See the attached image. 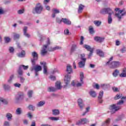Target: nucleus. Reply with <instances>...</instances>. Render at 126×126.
Listing matches in <instances>:
<instances>
[{
    "label": "nucleus",
    "instance_id": "42",
    "mask_svg": "<svg viewBox=\"0 0 126 126\" xmlns=\"http://www.w3.org/2000/svg\"><path fill=\"white\" fill-rule=\"evenodd\" d=\"M19 67L22 69V68H23V69H24L25 70H26V69H27L29 67V66L28 65L25 66L24 65H20Z\"/></svg>",
    "mask_w": 126,
    "mask_h": 126
},
{
    "label": "nucleus",
    "instance_id": "49",
    "mask_svg": "<svg viewBox=\"0 0 126 126\" xmlns=\"http://www.w3.org/2000/svg\"><path fill=\"white\" fill-rule=\"evenodd\" d=\"M89 110H90V107H87L86 112L83 113L82 116H85V115H86V114L89 112Z\"/></svg>",
    "mask_w": 126,
    "mask_h": 126
},
{
    "label": "nucleus",
    "instance_id": "33",
    "mask_svg": "<svg viewBox=\"0 0 126 126\" xmlns=\"http://www.w3.org/2000/svg\"><path fill=\"white\" fill-rule=\"evenodd\" d=\"M80 78L81 83L83 84V79L84 78V74L82 72H81V73H80Z\"/></svg>",
    "mask_w": 126,
    "mask_h": 126
},
{
    "label": "nucleus",
    "instance_id": "41",
    "mask_svg": "<svg viewBox=\"0 0 126 126\" xmlns=\"http://www.w3.org/2000/svg\"><path fill=\"white\" fill-rule=\"evenodd\" d=\"M28 109H29V110H31V111H34L35 107H34L33 105H29L28 107Z\"/></svg>",
    "mask_w": 126,
    "mask_h": 126
},
{
    "label": "nucleus",
    "instance_id": "47",
    "mask_svg": "<svg viewBox=\"0 0 126 126\" xmlns=\"http://www.w3.org/2000/svg\"><path fill=\"white\" fill-rule=\"evenodd\" d=\"M18 77L20 78V82H21V83H24V81H25V79L23 77L20 76Z\"/></svg>",
    "mask_w": 126,
    "mask_h": 126
},
{
    "label": "nucleus",
    "instance_id": "13",
    "mask_svg": "<svg viewBox=\"0 0 126 126\" xmlns=\"http://www.w3.org/2000/svg\"><path fill=\"white\" fill-rule=\"evenodd\" d=\"M24 98V94L23 92H20L16 96V100L17 101H21Z\"/></svg>",
    "mask_w": 126,
    "mask_h": 126
},
{
    "label": "nucleus",
    "instance_id": "29",
    "mask_svg": "<svg viewBox=\"0 0 126 126\" xmlns=\"http://www.w3.org/2000/svg\"><path fill=\"white\" fill-rule=\"evenodd\" d=\"M48 92H55V91H57V89L53 87H49L48 88Z\"/></svg>",
    "mask_w": 126,
    "mask_h": 126
},
{
    "label": "nucleus",
    "instance_id": "3",
    "mask_svg": "<svg viewBox=\"0 0 126 126\" xmlns=\"http://www.w3.org/2000/svg\"><path fill=\"white\" fill-rule=\"evenodd\" d=\"M51 44L50 41V38H47V45H44L43 46L42 49L40 52V55L42 57H45L47 54H48V46Z\"/></svg>",
    "mask_w": 126,
    "mask_h": 126
},
{
    "label": "nucleus",
    "instance_id": "11",
    "mask_svg": "<svg viewBox=\"0 0 126 126\" xmlns=\"http://www.w3.org/2000/svg\"><path fill=\"white\" fill-rule=\"evenodd\" d=\"M77 103L81 111H82V110H83V109L85 107V104L83 102V100H82V99L81 98H79L77 100Z\"/></svg>",
    "mask_w": 126,
    "mask_h": 126
},
{
    "label": "nucleus",
    "instance_id": "32",
    "mask_svg": "<svg viewBox=\"0 0 126 126\" xmlns=\"http://www.w3.org/2000/svg\"><path fill=\"white\" fill-rule=\"evenodd\" d=\"M122 96H123V94H117L114 97V99H115V100H119V99H122Z\"/></svg>",
    "mask_w": 126,
    "mask_h": 126
},
{
    "label": "nucleus",
    "instance_id": "6",
    "mask_svg": "<svg viewBox=\"0 0 126 126\" xmlns=\"http://www.w3.org/2000/svg\"><path fill=\"white\" fill-rule=\"evenodd\" d=\"M31 70H34L35 76H38L39 75L38 72L41 71V70H42V67L38 65H32V67Z\"/></svg>",
    "mask_w": 126,
    "mask_h": 126
},
{
    "label": "nucleus",
    "instance_id": "26",
    "mask_svg": "<svg viewBox=\"0 0 126 126\" xmlns=\"http://www.w3.org/2000/svg\"><path fill=\"white\" fill-rule=\"evenodd\" d=\"M96 54L98 55V56H99V57H104V53L99 49L96 50Z\"/></svg>",
    "mask_w": 126,
    "mask_h": 126
},
{
    "label": "nucleus",
    "instance_id": "38",
    "mask_svg": "<svg viewBox=\"0 0 126 126\" xmlns=\"http://www.w3.org/2000/svg\"><path fill=\"white\" fill-rule=\"evenodd\" d=\"M64 34L65 35H66L67 36H69V35H71V33L69 32V31L67 29L64 31Z\"/></svg>",
    "mask_w": 126,
    "mask_h": 126
},
{
    "label": "nucleus",
    "instance_id": "51",
    "mask_svg": "<svg viewBox=\"0 0 126 126\" xmlns=\"http://www.w3.org/2000/svg\"><path fill=\"white\" fill-rule=\"evenodd\" d=\"M125 103V101L123 100H119V102H117V105H123Z\"/></svg>",
    "mask_w": 126,
    "mask_h": 126
},
{
    "label": "nucleus",
    "instance_id": "63",
    "mask_svg": "<svg viewBox=\"0 0 126 126\" xmlns=\"http://www.w3.org/2000/svg\"><path fill=\"white\" fill-rule=\"evenodd\" d=\"M50 78L52 80H56V77L55 76L50 75Z\"/></svg>",
    "mask_w": 126,
    "mask_h": 126
},
{
    "label": "nucleus",
    "instance_id": "12",
    "mask_svg": "<svg viewBox=\"0 0 126 126\" xmlns=\"http://www.w3.org/2000/svg\"><path fill=\"white\" fill-rule=\"evenodd\" d=\"M87 123H89V121L86 118H83L79 120L78 122L76 123V125L77 126H81V125H85V124H87Z\"/></svg>",
    "mask_w": 126,
    "mask_h": 126
},
{
    "label": "nucleus",
    "instance_id": "59",
    "mask_svg": "<svg viewBox=\"0 0 126 126\" xmlns=\"http://www.w3.org/2000/svg\"><path fill=\"white\" fill-rule=\"evenodd\" d=\"M60 49H62V47L59 46H56L53 48V50H52L51 51H56V50H60Z\"/></svg>",
    "mask_w": 126,
    "mask_h": 126
},
{
    "label": "nucleus",
    "instance_id": "56",
    "mask_svg": "<svg viewBox=\"0 0 126 126\" xmlns=\"http://www.w3.org/2000/svg\"><path fill=\"white\" fill-rule=\"evenodd\" d=\"M112 90L114 92H119V89L117 87H112Z\"/></svg>",
    "mask_w": 126,
    "mask_h": 126
},
{
    "label": "nucleus",
    "instance_id": "10",
    "mask_svg": "<svg viewBox=\"0 0 126 126\" xmlns=\"http://www.w3.org/2000/svg\"><path fill=\"white\" fill-rule=\"evenodd\" d=\"M121 65V63L119 61H113L109 64L111 68H117Z\"/></svg>",
    "mask_w": 126,
    "mask_h": 126
},
{
    "label": "nucleus",
    "instance_id": "52",
    "mask_svg": "<svg viewBox=\"0 0 126 126\" xmlns=\"http://www.w3.org/2000/svg\"><path fill=\"white\" fill-rule=\"evenodd\" d=\"M84 41V37L83 36H81V41L80 42V45H83V41Z\"/></svg>",
    "mask_w": 126,
    "mask_h": 126
},
{
    "label": "nucleus",
    "instance_id": "24",
    "mask_svg": "<svg viewBox=\"0 0 126 126\" xmlns=\"http://www.w3.org/2000/svg\"><path fill=\"white\" fill-rule=\"evenodd\" d=\"M52 115L54 116H58L60 115V110H59V109L52 110Z\"/></svg>",
    "mask_w": 126,
    "mask_h": 126
},
{
    "label": "nucleus",
    "instance_id": "53",
    "mask_svg": "<svg viewBox=\"0 0 126 126\" xmlns=\"http://www.w3.org/2000/svg\"><path fill=\"white\" fill-rule=\"evenodd\" d=\"M0 101L2 102V103H3V104H7V101L5 99H3V98H1L0 99Z\"/></svg>",
    "mask_w": 126,
    "mask_h": 126
},
{
    "label": "nucleus",
    "instance_id": "40",
    "mask_svg": "<svg viewBox=\"0 0 126 126\" xmlns=\"http://www.w3.org/2000/svg\"><path fill=\"white\" fill-rule=\"evenodd\" d=\"M45 101H40L37 104V107H42V106H44L45 105Z\"/></svg>",
    "mask_w": 126,
    "mask_h": 126
},
{
    "label": "nucleus",
    "instance_id": "15",
    "mask_svg": "<svg viewBox=\"0 0 126 126\" xmlns=\"http://www.w3.org/2000/svg\"><path fill=\"white\" fill-rule=\"evenodd\" d=\"M103 94L104 92L103 91H100L98 94V102L100 104H102V103H103V99H102V98H103Z\"/></svg>",
    "mask_w": 126,
    "mask_h": 126
},
{
    "label": "nucleus",
    "instance_id": "7",
    "mask_svg": "<svg viewBox=\"0 0 126 126\" xmlns=\"http://www.w3.org/2000/svg\"><path fill=\"white\" fill-rule=\"evenodd\" d=\"M120 109L121 106H117L116 104H112L109 107L111 114H115L116 112H118Z\"/></svg>",
    "mask_w": 126,
    "mask_h": 126
},
{
    "label": "nucleus",
    "instance_id": "21",
    "mask_svg": "<svg viewBox=\"0 0 126 126\" xmlns=\"http://www.w3.org/2000/svg\"><path fill=\"white\" fill-rule=\"evenodd\" d=\"M86 61H80L78 63V66L80 68H82L85 66V63Z\"/></svg>",
    "mask_w": 126,
    "mask_h": 126
},
{
    "label": "nucleus",
    "instance_id": "60",
    "mask_svg": "<svg viewBox=\"0 0 126 126\" xmlns=\"http://www.w3.org/2000/svg\"><path fill=\"white\" fill-rule=\"evenodd\" d=\"M123 118H124V115H120L117 119H116V121H121V120H123Z\"/></svg>",
    "mask_w": 126,
    "mask_h": 126
},
{
    "label": "nucleus",
    "instance_id": "54",
    "mask_svg": "<svg viewBox=\"0 0 126 126\" xmlns=\"http://www.w3.org/2000/svg\"><path fill=\"white\" fill-rule=\"evenodd\" d=\"M14 86H15V87H18V88H20V86H21V84L18 83H16L14 84Z\"/></svg>",
    "mask_w": 126,
    "mask_h": 126
},
{
    "label": "nucleus",
    "instance_id": "4",
    "mask_svg": "<svg viewBox=\"0 0 126 126\" xmlns=\"http://www.w3.org/2000/svg\"><path fill=\"white\" fill-rule=\"evenodd\" d=\"M43 6H42V4L40 3H38L36 4V6L35 8H34L32 10V13H37L38 14H40L41 12H42V11L43 10Z\"/></svg>",
    "mask_w": 126,
    "mask_h": 126
},
{
    "label": "nucleus",
    "instance_id": "57",
    "mask_svg": "<svg viewBox=\"0 0 126 126\" xmlns=\"http://www.w3.org/2000/svg\"><path fill=\"white\" fill-rule=\"evenodd\" d=\"M13 77H14L13 75H11L10 76L9 79L8 80V82L9 83H10L11 82L12 79H13Z\"/></svg>",
    "mask_w": 126,
    "mask_h": 126
},
{
    "label": "nucleus",
    "instance_id": "58",
    "mask_svg": "<svg viewBox=\"0 0 126 126\" xmlns=\"http://www.w3.org/2000/svg\"><path fill=\"white\" fill-rule=\"evenodd\" d=\"M18 14H22V13H24V9H23L22 10H19L18 11Z\"/></svg>",
    "mask_w": 126,
    "mask_h": 126
},
{
    "label": "nucleus",
    "instance_id": "43",
    "mask_svg": "<svg viewBox=\"0 0 126 126\" xmlns=\"http://www.w3.org/2000/svg\"><path fill=\"white\" fill-rule=\"evenodd\" d=\"M18 73L19 75H22L23 74V71L22 70V69L20 67L18 70Z\"/></svg>",
    "mask_w": 126,
    "mask_h": 126
},
{
    "label": "nucleus",
    "instance_id": "39",
    "mask_svg": "<svg viewBox=\"0 0 126 126\" xmlns=\"http://www.w3.org/2000/svg\"><path fill=\"white\" fill-rule=\"evenodd\" d=\"M49 119L51 121H59V120H60L59 117H49Z\"/></svg>",
    "mask_w": 126,
    "mask_h": 126
},
{
    "label": "nucleus",
    "instance_id": "35",
    "mask_svg": "<svg viewBox=\"0 0 126 126\" xmlns=\"http://www.w3.org/2000/svg\"><path fill=\"white\" fill-rule=\"evenodd\" d=\"M6 117L8 121H10L12 119V115L9 113L6 114Z\"/></svg>",
    "mask_w": 126,
    "mask_h": 126
},
{
    "label": "nucleus",
    "instance_id": "8",
    "mask_svg": "<svg viewBox=\"0 0 126 126\" xmlns=\"http://www.w3.org/2000/svg\"><path fill=\"white\" fill-rule=\"evenodd\" d=\"M126 11L125 10V9H123V10H119L118 11V13L115 14V16L116 17H118V18L120 20V19H122V16H124L126 15Z\"/></svg>",
    "mask_w": 126,
    "mask_h": 126
},
{
    "label": "nucleus",
    "instance_id": "55",
    "mask_svg": "<svg viewBox=\"0 0 126 126\" xmlns=\"http://www.w3.org/2000/svg\"><path fill=\"white\" fill-rule=\"evenodd\" d=\"M3 87L5 90H7L10 88V87L8 85H4Z\"/></svg>",
    "mask_w": 126,
    "mask_h": 126
},
{
    "label": "nucleus",
    "instance_id": "17",
    "mask_svg": "<svg viewBox=\"0 0 126 126\" xmlns=\"http://www.w3.org/2000/svg\"><path fill=\"white\" fill-rule=\"evenodd\" d=\"M52 17L53 18H55L56 17V14H58V13H60V10L56 9V8H53L52 9Z\"/></svg>",
    "mask_w": 126,
    "mask_h": 126
},
{
    "label": "nucleus",
    "instance_id": "28",
    "mask_svg": "<svg viewBox=\"0 0 126 126\" xmlns=\"http://www.w3.org/2000/svg\"><path fill=\"white\" fill-rule=\"evenodd\" d=\"M63 23L66 24L67 25H71V22L69 20L64 18L63 19Z\"/></svg>",
    "mask_w": 126,
    "mask_h": 126
},
{
    "label": "nucleus",
    "instance_id": "46",
    "mask_svg": "<svg viewBox=\"0 0 126 126\" xmlns=\"http://www.w3.org/2000/svg\"><path fill=\"white\" fill-rule=\"evenodd\" d=\"M33 94V91H29L28 92V95L29 98H31L32 97V94Z\"/></svg>",
    "mask_w": 126,
    "mask_h": 126
},
{
    "label": "nucleus",
    "instance_id": "23",
    "mask_svg": "<svg viewBox=\"0 0 126 126\" xmlns=\"http://www.w3.org/2000/svg\"><path fill=\"white\" fill-rule=\"evenodd\" d=\"M89 94L91 97H93V98H95L96 96H97V94H96V92L93 91V90H91V91L89 92Z\"/></svg>",
    "mask_w": 126,
    "mask_h": 126
},
{
    "label": "nucleus",
    "instance_id": "5",
    "mask_svg": "<svg viewBox=\"0 0 126 126\" xmlns=\"http://www.w3.org/2000/svg\"><path fill=\"white\" fill-rule=\"evenodd\" d=\"M83 47L90 52V53L88 55V59H91L94 52V49L92 48L90 46L87 44L84 45Z\"/></svg>",
    "mask_w": 126,
    "mask_h": 126
},
{
    "label": "nucleus",
    "instance_id": "48",
    "mask_svg": "<svg viewBox=\"0 0 126 126\" xmlns=\"http://www.w3.org/2000/svg\"><path fill=\"white\" fill-rule=\"evenodd\" d=\"M56 22L59 24L62 23V22H63V18H62L61 20H60V19H59V18H57Z\"/></svg>",
    "mask_w": 126,
    "mask_h": 126
},
{
    "label": "nucleus",
    "instance_id": "22",
    "mask_svg": "<svg viewBox=\"0 0 126 126\" xmlns=\"http://www.w3.org/2000/svg\"><path fill=\"white\" fill-rule=\"evenodd\" d=\"M76 49H77V45H76V44L72 45L71 50H70L71 55V54H72L73 53H74L75 52V50H76Z\"/></svg>",
    "mask_w": 126,
    "mask_h": 126
},
{
    "label": "nucleus",
    "instance_id": "1",
    "mask_svg": "<svg viewBox=\"0 0 126 126\" xmlns=\"http://www.w3.org/2000/svg\"><path fill=\"white\" fill-rule=\"evenodd\" d=\"M65 72L67 74L64 76V78L63 88L66 89L70 86L69 84L71 78V75H70V74L73 73V70H72V67L70 64H68L67 65Z\"/></svg>",
    "mask_w": 126,
    "mask_h": 126
},
{
    "label": "nucleus",
    "instance_id": "25",
    "mask_svg": "<svg viewBox=\"0 0 126 126\" xmlns=\"http://www.w3.org/2000/svg\"><path fill=\"white\" fill-rule=\"evenodd\" d=\"M85 7V6L82 5V4H80L79 5V8H78V13H81V12H82V11H83V8Z\"/></svg>",
    "mask_w": 126,
    "mask_h": 126
},
{
    "label": "nucleus",
    "instance_id": "45",
    "mask_svg": "<svg viewBox=\"0 0 126 126\" xmlns=\"http://www.w3.org/2000/svg\"><path fill=\"white\" fill-rule=\"evenodd\" d=\"M20 35L17 33H14V40H16V39H19Z\"/></svg>",
    "mask_w": 126,
    "mask_h": 126
},
{
    "label": "nucleus",
    "instance_id": "9",
    "mask_svg": "<svg viewBox=\"0 0 126 126\" xmlns=\"http://www.w3.org/2000/svg\"><path fill=\"white\" fill-rule=\"evenodd\" d=\"M32 56L33 59H32L31 62L32 65H35L36 64V61L38 60V54L36 53V52H33L32 53Z\"/></svg>",
    "mask_w": 126,
    "mask_h": 126
},
{
    "label": "nucleus",
    "instance_id": "44",
    "mask_svg": "<svg viewBox=\"0 0 126 126\" xmlns=\"http://www.w3.org/2000/svg\"><path fill=\"white\" fill-rule=\"evenodd\" d=\"M16 113L17 115H21V108H18L16 110Z\"/></svg>",
    "mask_w": 126,
    "mask_h": 126
},
{
    "label": "nucleus",
    "instance_id": "20",
    "mask_svg": "<svg viewBox=\"0 0 126 126\" xmlns=\"http://www.w3.org/2000/svg\"><path fill=\"white\" fill-rule=\"evenodd\" d=\"M27 29H28V28L27 27H25L23 28V32H24V35L26 36V37H27L28 38L30 37V34H28L27 33Z\"/></svg>",
    "mask_w": 126,
    "mask_h": 126
},
{
    "label": "nucleus",
    "instance_id": "30",
    "mask_svg": "<svg viewBox=\"0 0 126 126\" xmlns=\"http://www.w3.org/2000/svg\"><path fill=\"white\" fill-rule=\"evenodd\" d=\"M18 57H19V58H24V57H25V51L22 50L21 53L18 54Z\"/></svg>",
    "mask_w": 126,
    "mask_h": 126
},
{
    "label": "nucleus",
    "instance_id": "27",
    "mask_svg": "<svg viewBox=\"0 0 126 126\" xmlns=\"http://www.w3.org/2000/svg\"><path fill=\"white\" fill-rule=\"evenodd\" d=\"M119 73H120V71H119V70L116 69L113 72L112 75L114 76V77H117V76L119 75Z\"/></svg>",
    "mask_w": 126,
    "mask_h": 126
},
{
    "label": "nucleus",
    "instance_id": "62",
    "mask_svg": "<svg viewBox=\"0 0 126 126\" xmlns=\"http://www.w3.org/2000/svg\"><path fill=\"white\" fill-rule=\"evenodd\" d=\"M120 77H126V73H122L120 75Z\"/></svg>",
    "mask_w": 126,
    "mask_h": 126
},
{
    "label": "nucleus",
    "instance_id": "31",
    "mask_svg": "<svg viewBox=\"0 0 126 126\" xmlns=\"http://www.w3.org/2000/svg\"><path fill=\"white\" fill-rule=\"evenodd\" d=\"M89 31L90 34H94V33H95V32H94V29L93 28V27H92V26H90L89 27Z\"/></svg>",
    "mask_w": 126,
    "mask_h": 126
},
{
    "label": "nucleus",
    "instance_id": "37",
    "mask_svg": "<svg viewBox=\"0 0 126 126\" xmlns=\"http://www.w3.org/2000/svg\"><path fill=\"white\" fill-rule=\"evenodd\" d=\"M100 87H101L102 89H106L109 87V84H101Z\"/></svg>",
    "mask_w": 126,
    "mask_h": 126
},
{
    "label": "nucleus",
    "instance_id": "19",
    "mask_svg": "<svg viewBox=\"0 0 126 126\" xmlns=\"http://www.w3.org/2000/svg\"><path fill=\"white\" fill-rule=\"evenodd\" d=\"M111 122V119L108 118L105 121L103 122L101 125V126H109L110 123Z\"/></svg>",
    "mask_w": 126,
    "mask_h": 126
},
{
    "label": "nucleus",
    "instance_id": "14",
    "mask_svg": "<svg viewBox=\"0 0 126 126\" xmlns=\"http://www.w3.org/2000/svg\"><path fill=\"white\" fill-rule=\"evenodd\" d=\"M40 64L43 66V73L44 74H48V66L46 62H41Z\"/></svg>",
    "mask_w": 126,
    "mask_h": 126
},
{
    "label": "nucleus",
    "instance_id": "64",
    "mask_svg": "<svg viewBox=\"0 0 126 126\" xmlns=\"http://www.w3.org/2000/svg\"><path fill=\"white\" fill-rule=\"evenodd\" d=\"M3 126H9V123L7 121H5L4 123Z\"/></svg>",
    "mask_w": 126,
    "mask_h": 126
},
{
    "label": "nucleus",
    "instance_id": "2",
    "mask_svg": "<svg viewBox=\"0 0 126 126\" xmlns=\"http://www.w3.org/2000/svg\"><path fill=\"white\" fill-rule=\"evenodd\" d=\"M99 13L100 14H103V15H105V14H108V24H111V23H112V22L113 21V19L112 18V14L114 13V11H113L112 9H111L110 7L103 8L100 10Z\"/></svg>",
    "mask_w": 126,
    "mask_h": 126
},
{
    "label": "nucleus",
    "instance_id": "18",
    "mask_svg": "<svg viewBox=\"0 0 126 126\" xmlns=\"http://www.w3.org/2000/svg\"><path fill=\"white\" fill-rule=\"evenodd\" d=\"M55 87L56 88V90H60L63 88V87L62 86V83L60 81H57L55 84Z\"/></svg>",
    "mask_w": 126,
    "mask_h": 126
},
{
    "label": "nucleus",
    "instance_id": "50",
    "mask_svg": "<svg viewBox=\"0 0 126 126\" xmlns=\"http://www.w3.org/2000/svg\"><path fill=\"white\" fill-rule=\"evenodd\" d=\"M4 40L5 43H9V42H10V38L8 37H5Z\"/></svg>",
    "mask_w": 126,
    "mask_h": 126
},
{
    "label": "nucleus",
    "instance_id": "16",
    "mask_svg": "<svg viewBox=\"0 0 126 126\" xmlns=\"http://www.w3.org/2000/svg\"><path fill=\"white\" fill-rule=\"evenodd\" d=\"M94 41L96 42H98V43H102L105 40V38L101 37L100 36H95L94 38Z\"/></svg>",
    "mask_w": 126,
    "mask_h": 126
},
{
    "label": "nucleus",
    "instance_id": "61",
    "mask_svg": "<svg viewBox=\"0 0 126 126\" xmlns=\"http://www.w3.org/2000/svg\"><path fill=\"white\" fill-rule=\"evenodd\" d=\"M9 51L10 53H13V52H14V48H13V47H10Z\"/></svg>",
    "mask_w": 126,
    "mask_h": 126
},
{
    "label": "nucleus",
    "instance_id": "36",
    "mask_svg": "<svg viewBox=\"0 0 126 126\" xmlns=\"http://www.w3.org/2000/svg\"><path fill=\"white\" fill-rule=\"evenodd\" d=\"M81 56V60L83 62H86V58H85V54H80Z\"/></svg>",
    "mask_w": 126,
    "mask_h": 126
},
{
    "label": "nucleus",
    "instance_id": "34",
    "mask_svg": "<svg viewBox=\"0 0 126 126\" xmlns=\"http://www.w3.org/2000/svg\"><path fill=\"white\" fill-rule=\"evenodd\" d=\"M94 24L95 25V26H97V27H99L100 25L102 24V22L100 21H94Z\"/></svg>",
    "mask_w": 126,
    "mask_h": 126
}]
</instances>
